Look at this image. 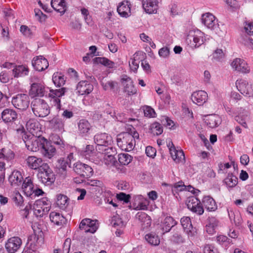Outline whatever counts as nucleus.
<instances>
[{
	"label": "nucleus",
	"instance_id": "nucleus-1",
	"mask_svg": "<svg viewBox=\"0 0 253 253\" xmlns=\"http://www.w3.org/2000/svg\"><path fill=\"white\" fill-rule=\"evenodd\" d=\"M31 108L34 115L38 117H45L50 113L49 107L43 99L36 98L31 102Z\"/></svg>",
	"mask_w": 253,
	"mask_h": 253
},
{
	"label": "nucleus",
	"instance_id": "nucleus-2",
	"mask_svg": "<svg viewBox=\"0 0 253 253\" xmlns=\"http://www.w3.org/2000/svg\"><path fill=\"white\" fill-rule=\"evenodd\" d=\"M117 145L123 151L129 152L132 150L135 145L134 141L130 133L123 132L117 135Z\"/></svg>",
	"mask_w": 253,
	"mask_h": 253
},
{
	"label": "nucleus",
	"instance_id": "nucleus-3",
	"mask_svg": "<svg viewBox=\"0 0 253 253\" xmlns=\"http://www.w3.org/2000/svg\"><path fill=\"white\" fill-rule=\"evenodd\" d=\"M204 33L197 29L190 30L187 35L186 41L188 44L191 46L199 47L202 45L204 41Z\"/></svg>",
	"mask_w": 253,
	"mask_h": 253
},
{
	"label": "nucleus",
	"instance_id": "nucleus-4",
	"mask_svg": "<svg viewBox=\"0 0 253 253\" xmlns=\"http://www.w3.org/2000/svg\"><path fill=\"white\" fill-rule=\"evenodd\" d=\"M38 177L42 183L48 185L53 183L55 179V175L47 164H44L40 169Z\"/></svg>",
	"mask_w": 253,
	"mask_h": 253
},
{
	"label": "nucleus",
	"instance_id": "nucleus-5",
	"mask_svg": "<svg viewBox=\"0 0 253 253\" xmlns=\"http://www.w3.org/2000/svg\"><path fill=\"white\" fill-rule=\"evenodd\" d=\"M66 88L62 87L58 89H50L48 94L50 102L57 110L61 109V101L60 98L65 94Z\"/></svg>",
	"mask_w": 253,
	"mask_h": 253
},
{
	"label": "nucleus",
	"instance_id": "nucleus-6",
	"mask_svg": "<svg viewBox=\"0 0 253 253\" xmlns=\"http://www.w3.org/2000/svg\"><path fill=\"white\" fill-rule=\"evenodd\" d=\"M94 140L98 146L108 147L107 148L104 149L105 153H110V152H108V151L113 150L112 147H109L112 143V138L110 135L106 133L96 134L94 136Z\"/></svg>",
	"mask_w": 253,
	"mask_h": 253
},
{
	"label": "nucleus",
	"instance_id": "nucleus-7",
	"mask_svg": "<svg viewBox=\"0 0 253 253\" xmlns=\"http://www.w3.org/2000/svg\"><path fill=\"white\" fill-rule=\"evenodd\" d=\"M12 103L18 109L25 110L29 107L30 98L27 94H18L12 98Z\"/></svg>",
	"mask_w": 253,
	"mask_h": 253
},
{
	"label": "nucleus",
	"instance_id": "nucleus-8",
	"mask_svg": "<svg viewBox=\"0 0 253 253\" xmlns=\"http://www.w3.org/2000/svg\"><path fill=\"white\" fill-rule=\"evenodd\" d=\"M44 138L40 136H33L30 139L28 138L24 141L26 146L29 150L32 152H37L41 149Z\"/></svg>",
	"mask_w": 253,
	"mask_h": 253
},
{
	"label": "nucleus",
	"instance_id": "nucleus-9",
	"mask_svg": "<svg viewBox=\"0 0 253 253\" xmlns=\"http://www.w3.org/2000/svg\"><path fill=\"white\" fill-rule=\"evenodd\" d=\"M231 66L234 70L242 74H247L251 72L250 67L247 62L240 58H235L231 63Z\"/></svg>",
	"mask_w": 253,
	"mask_h": 253
},
{
	"label": "nucleus",
	"instance_id": "nucleus-10",
	"mask_svg": "<svg viewBox=\"0 0 253 253\" xmlns=\"http://www.w3.org/2000/svg\"><path fill=\"white\" fill-rule=\"evenodd\" d=\"M187 208L198 215H202L204 211L200 201L194 196L189 197L186 201Z\"/></svg>",
	"mask_w": 253,
	"mask_h": 253
},
{
	"label": "nucleus",
	"instance_id": "nucleus-11",
	"mask_svg": "<svg viewBox=\"0 0 253 253\" xmlns=\"http://www.w3.org/2000/svg\"><path fill=\"white\" fill-rule=\"evenodd\" d=\"M74 170L84 178L90 177L93 174V169L90 166L81 162L74 164Z\"/></svg>",
	"mask_w": 253,
	"mask_h": 253
},
{
	"label": "nucleus",
	"instance_id": "nucleus-12",
	"mask_svg": "<svg viewBox=\"0 0 253 253\" xmlns=\"http://www.w3.org/2000/svg\"><path fill=\"white\" fill-rule=\"evenodd\" d=\"M236 86L243 95L253 96V86L247 81L243 79L238 80L236 82Z\"/></svg>",
	"mask_w": 253,
	"mask_h": 253
},
{
	"label": "nucleus",
	"instance_id": "nucleus-13",
	"mask_svg": "<svg viewBox=\"0 0 253 253\" xmlns=\"http://www.w3.org/2000/svg\"><path fill=\"white\" fill-rule=\"evenodd\" d=\"M22 240L18 237H12L5 243V247L8 253H15L22 245Z\"/></svg>",
	"mask_w": 253,
	"mask_h": 253
},
{
	"label": "nucleus",
	"instance_id": "nucleus-14",
	"mask_svg": "<svg viewBox=\"0 0 253 253\" xmlns=\"http://www.w3.org/2000/svg\"><path fill=\"white\" fill-rule=\"evenodd\" d=\"M26 128L33 136H41L42 135L41 125L35 119H30L26 123Z\"/></svg>",
	"mask_w": 253,
	"mask_h": 253
},
{
	"label": "nucleus",
	"instance_id": "nucleus-15",
	"mask_svg": "<svg viewBox=\"0 0 253 253\" xmlns=\"http://www.w3.org/2000/svg\"><path fill=\"white\" fill-rule=\"evenodd\" d=\"M96 222V220L85 218L81 222L79 228L81 230H84L85 232L94 233L98 228Z\"/></svg>",
	"mask_w": 253,
	"mask_h": 253
},
{
	"label": "nucleus",
	"instance_id": "nucleus-16",
	"mask_svg": "<svg viewBox=\"0 0 253 253\" xmlns=\"http://www.w3.org/2000/svg\"><path fill=\"white\" fill-rule=\"evenodd\" d=\"M121 81L124 86V91L128 95H132L136 93L137 90L130 78L125 75L121 79Z\"/></svg>",
	"mask_w": 253,
	"mask_h": 253
},
{
	"label": "nucleus",
	"instance_id": "nucleus-17",
	"mask_svg": "<svg viewBox=\"0 0 253 253\" xmlns=\"http://www.w3.org/2000/svg\"><path fill=\"white\" fill-rule=\"evenodd\" d=\"M180 222L184 231L189 237H193L196 234V230L192 225L191 219L189 217H183Z\"/></svg>",
	"mask_w": 253,
	"mask_h": 253
},
{
	"label": "nucleus",
	"instance_id": "nucleus-18",
	"mask_svg": "<svg viewBox=\"0 0 253 253\" xmlns=\"http://www.w3.org/2000/svg\"><path fill=\"white\" fill-rule=\"evenodd\" d=\"M93 89V85L87 81L80 82L76 87L77 92L80 95L88 94Z\"/></svg>",
	"mask_w": 253,
	"mask_h": 253
},
{
	"label": "nucleus",
	"instance_id": "nucleus-19",
	"mask_svg": "<svg viewBox=\"0 0 253 253\" xmlns=\"http://www.w3.org/2000/svg\"><path fill=\"white\" fill-rule=\"evenodd\" d=\"M32 65L38 71H42L48 67V62L46 59L42 56L34 57L32 60Z\"/></svg>",
	"mask_w": 253,
	"mask_h": 253
},
{
	"label": "nucleus",
	"instance_id": "nucleus-20",
	"mask_svg": "<svg viewBox=\"0 0 253 253\" xmlns=\"http://www.w3.org/2000/svg\"><path fill=\"white\" fill-rule=\"evenodd\" d=\"M79 133L82 136L89 135L92 130V126L89 122L85 119H81L78 123Z\"/></svg>",
	"mask_w": 253,
	"mask_h": 253
},
{
	"label": "nucleus",
	"instance_id": "nucleus-21",
	"mask_svg": "<svg viewBox=\"0 0 253 253\" xmlns=\"http://www.w3.org/2000/svg\"><path fill=\"white\" fill-rule=\"evenodd\" d=\"M95 154L96 152L94 150V146L91 145H86L84 150H82L80 153V155L83 157L96 164L98 162V161L95 160Z\"/></svg>",
	"mask_w": 253,
	"mask_h": 253
},
{
	"label": "nucleus",
	"instance_id": "nucleus-22",
	"mask_svg": "<svg viewBox=\"0 0 253 253\" xmlns=\"http://www.w3.org/2000/svg\"><path fill=\"white\" fill-rule=\"evenodd\" d=\"M26 164L30 169H39L47 163L43 162L42 159L35 156H29L26 160Z\"/></svg>",
	"mask_w": 253,
	"mask_h": 253
},
{
	"label": "nucleus",
	"instance_id": "nucleus-23",
	"mask_svg": "<svg viewBox=\"0 0 253 253\" xmlns=\"http://www.w3.org/2000/svg\"><path fill=\"white\" fill-rule=\"evenodd\" d=\"M44 86L42 83H33L31 85L29 94L31 97H42L44 95Z\"/></svg>",
	"mask_w": 253,
	"mask_h": 253
},
{
	"label": "nucleus",
	"instance_id": "nucleus-24",
	"mask_svg": "<svg viewBox=\"0 0 253 253\" xmlns=\"http://www.w3.org/2000/svg\"><path fill=\"white\" fill-rule=\"evenodd\" d=\"M202 22L206 27L210 29L213 30L214 28H216L215 17L210 13H206L202 15Z\"/></svg>",
	"mask_w": 253,
	"mask_h": 253
},
{
	"label": "nucleus",
	"instance_id": "nucleus-25",
	"mask_svg": "<svg viewBox=\"0 0 253 253\" xmlns=\"http://www.w3.org/2000/svg\"><path fill=\"white\" fill-rule=\"evenodd\" d=\"M208 99V94L206 92L199 90L193 92L191 95V99L193 103L201 105L205 103Z\"/></svg>",
	"mask_w": 253,
	"mask_h": 253
},
{
	"label": "nucleus",
	"instance_id": "nucleus-26",
	"mask_svg": "<svg viewBox=\"0 0 253 253\" xmlns=\"http://www.w3.org/2000/svg\"><path fill=\"white\" fill-rule=\"evenodd\" d=\"M55 148L51 145L50 142L44 139L41 151L42 155L48 158H50L55 154Z\"/></svg>",
	"mask_w": 253,
	"mask_h": 253
},
{
	"label": "nucleus",
	"instance_id": "nucleus-27",
	"mask_svg": "<svg viewBox=\"0 0 253 253\" xmlns=\"http://www.w3.org/2000/svg\"><path fill=\"white\" fill-rule=\"evenodd\" d=\"M17 116L16 112L12 109H5L1 113V119L5 123L14 122Z\"/></svg>",
	"mask_w": 253,
	"mask_h": 253
},
{
	"label": "nucleus",
	"instance_id": "nucleus-28",
	"mask_svg": "<svg viewBox=\"0 0 253 253\" xmlns=\"http://www.w3.org/2000/svg\"><path fill=\"white\" fill-rule=\"evenodd\" d=\"M49 217L51 221L57 226L61 227L66 223L67 219L66 218L58 212H51L50 213Z\"/></svg>",
	"mask_w": 253,
	"mask_h": 253
},
{
	"label": "nucleus",
	"instance_id": "nucleus-29",
	"mask_svg": "<svg viewBox=\"0 0 253 253\" xmlns=\"http://www.w3.org/2000/svg\"><path fill=\"white\" fill-rule=\"evenodd\" d=\"M136 218L141 223L142 227L144 229L148 228L151 225V219L145 212L140 211L136 215Z\"/></svg>",
	"mask_w": 253,
	"mask_h": 253
},
{
	"label": "nucleus",
	"instance_id": "nucleus-30",
	"mask_svg": "<svg viewBox=\"0 0 253 253\" xmlns=\"http://www.w3.org/2000/svg\"><path fill=\"white\" fill-rule=\"evenodd\" d=\"M23 180V177L20 171L14 170L9 175L8 181L12 186H18Z\"/></svg>",
	"mask_w": 253,
	"mask_h": 253
},
{
	"label": "nucleus",
	"instance_id": "nucleus-31",
	"mask_svg": "<svg viewBox=\"0 0 253 253\" xmlns=\"http://www.w3.org/2000/svg\"><path fill=\"white\" fill-rule=\"evenodd\" d=\"M219 225L218 220L214 217L208 219V223L206 226V231L209 234H213L216 232Z\"/></svg>",
	"mask_w": 253,
	"mask_h": 253
},
{
	"label": "nucleus",
	"instance_id": "nucleus-32",
	"mask_svg": "<svg viewBox=\"0 0 253 253\" xmlns=\"http://www.w3.org/2000/svg\"><path fill=\"white\" fill-rule=\"evenodd\" d=\"M22 189L27 196H30L34 193V185L30 177H26L23 181Z\"/></svg>",
	"mask_w": 253,
	"mask_h": 253
},
{
	"label": "nucleus",
	"instance_id": "nucleus-33",
	"mask_svg": "<svg viewBox=\"0 0 253 253\" xmlns=\"http://www.w3.org/2000/svg\"><path fill=\"white\" fill-rule=\"evenodd\" d=\"M117 11L119 15L124 17H127L130 15V7L128 1L122 2L118 6Z\"/></svg>",
	"mask_w": 253,
	"mask_h": 253
},
{
	"label": "nucleus",
	"instance_id": "nucleus-34",
	"mask_svg": "<svg viewBox=\"0 0 253 253\" xmlns=\"http://www.w3.org/2000/svg\"><path fill=\"white\" fill-rule=\"evenodd\" d=\"M157 0H143V7L147 13H155L157 9Z\"/></svg>",
	"mask_w": 253,
	"mask_h": 253
},
{
	"label": "nucleus",
	"instance_id": "nucleus-35",
	"mask_svg": "<svg viewBox=\"0 0 253 253\" xmlns=\"http://www.w3.org/2000/svg\"><path fill=\"white\" fill-rule=\"evenodd\" d=\"M50 127L60 132L64 131V123L62 119L54 117L49 122Z\"/></svg>",
	"mask_w": 253,
	"mask_h": 253
},
{
	"label": "nucleus",
	"instance_id": "nucleus-36",
	"mask_svg": "<svg viewBox=\"0 0 253 253\" xmlns=\"http://www.w3.org/2000/svg\"><path fill=\"white\" fill-rule=\"evenodd\" d=\"M202 203L205 208L209 211H214L217 209L215 201L210 196H205L203 198Z\"/></svg>",
	"mask_w": 253,
	"mask_h": 253
},
{
	"label": "nucleus",
	"instance_id": "nucleus-37",
	"mask_svg": "<svg viewBox=\"0 0 253 253\" xmlns=\"http://www.w3.org/2000/svg\"><path fill=\"white\" fill-rule=\"evenodd\" d=\"M51 5L56 11L64 14L66 10V5L64 0H51Z\"/></svg>",
	"mask_w": 253,
	"mask_h": 253
},
{
	"label": "nucleus",
	"instance_id": "nucleus-38",
	"mask_svg": "<svg viewBox=\"0 0 253 253\" xmlns=\"http://www.w3.org/2000/svg\"><path fill=\"white\" fill-rule=\"evenodd\" d=\"M221 119L216 115H209L206 119L205 123L211 128L217 127L221 123Z\"/></svg>",
	"mask_w": 253,
	"mask_h": 253
},
{
	"label": "nucleus",
	"instance_id": "nucleus-39",
	"mask_svg": "<svg viewBox=\"0 0 253 253\" xmlns=\"http://www.w3.org/2000/svg\"><path fill=\"white\" fill-rule=\"evenodd\" d=\"M170 154L173 160L176 163L184 160L185 156L182 150H177L175 148L170 149Z\"/></svg>",
	"mask_w": 253,
	"mask_h": 253
},
{
	"label": "nucleus",
	"instance_id": "nucleus-40",
	"mask_svg": "<svg viewBox=\"0 0 253 253\" xmlns=\"http://www.w3.org/2000/svg\"><path fill=\"white\" fill-rule=\"evenodd\" d=\"M176 224V222L172 217L167 216L163 222L162 230L164 232H168Z\"/></svg>",
	"mask_w": 253,
	"mask_h": 253
},
{
	"label": "nucleus",
	"instance_id": "nucleus-41",
	"mask_svg": "<svg viewBox=\"0 0 253 253\" xmlns=\"http://www.w3.org/2000/svg\"><path fill=\"white\" fill-rule=\"evenodd\" d=\"M228 212L230 220L234 222L236 225L238 226L241 223L242 217L238 211H233L230 210L228 211Z\"/></svg>",
	"mask_w": 253,
	"mask_h": 253
},
{
	"label": "nucleus",
	"instance_id": "nucleus-42",
	"mask_svg": "<svg viewBox=\"0 0 253 253\" xmlns=\"http://www.w3.org/2000/svg\"><path fill=\"white\" fill-rule=\"evenodd\" d=\"M56 204L60 209L66 210L68 205V197L63 194H59L57 196Z\"/></svg>",
	"mask_w": 253,
	"mask_h": 253
},
{
	"label": "nucleus",
	"instance_id": "nucleus-43",
	"mask_svg": "<svg viewBox=\"0 0 253 253\" xmlns=\"http://www.w3.org/2000/svg\"><path fill=\"white\" fill-rule=\"evenodd\" d=\"M141 54H143V52L140 51L136 52L134 55L133 57L130 59V61L129 62V65L132 70L134 72L137 71L138 68L139 67V58H137L138 56L141 55Z\"/></svg>",
	"mask_w": 253,
	"mask_h": 253
},
{
	"label": "nucleus",
	"instance_id": "nucleus-44",
	"mask_svg": "<svg viewBox=\"0 0 253 253\" xmlns=\"http://www.w3.org/2000/svg\"><path fill=\"white\" fill-rule=\"evenodd\" d=\"M10 197L13 202L18 206H21L24 203L23 196L17 190H14L11 193Z\"/></svg>",
	"mask_w": 253,
	"mask_h": 253
},
{
	"label": "nucleus",
	"instance_id": "nucleus-45",
	"mask_svg": "<svg viewBox=\"0 0 253 253\" xmlns=\"http://www.w3.org/2000/svg\"><path fill=\"white\" fill-rule=\"evenodd\" d=\"M94 64H100L109 68H113L114 63L105 57H97L93 59Z\"/></svg>",
	"mask_w": 253,
	"mask_h": 253
},
{
	"label": "nucleus",
	"instance_id": "nucleus-46",
	"mask_svg": "<svg viewBox=\"0 0 253 253\" xmlns=\"http://www.w3.org/2000/svg\"><path fill=\"white\" fill-rule=\"evenodd\" d=\"M111 224L115 228H122L125 226V222L118 214L113 215L111 219Z\"/></svg>",
	"mask_w": 253,
	"mask_h": 253
},
{
	"label": "nucleus",
	"instance_id": "nucleus-47",
	"mask_svg": "<svg viewBox=\"0 0 253 253\" xmlns=\"http://www.w3.org/2000/svg\"><path fill=\"white\" fill-rule=\"evenodd\" d=\"M145 239L151 245L158 246L160 244V239L155 233H151L146 234Z\"/></svg>",
	"mask_w": 253,
	"mask_h": 253
},
{
	"label": "nucleus",
	"instance_id": "nucleus-48",
	"mask_svg": "<svg viewBox=\"0 0 253 253\" xmlns=\"http://www.w3.org/2000/svg\"><path fill=\"white\" fill-rule=\"evenodd\" d=\"M225 184L230 188L234 187L238 183V178L232 173H228L224 179Z\"/></svg>",
	"mask_w": 253,
	"mask_h": 253
},
{
	"label": "nucleus",
	"instance_id": "nucleus-49",
	"mask_svg": "<svg viewBox=\"0 0 253 253\" xmlns=\"http://www.w3.org/2000/svg\"><path fill=\"white\" fill-rule=\"evenodd\" d=\"M52 81L54 84L58 87L63 85L65 83L64 77L61 73H54L52 76Z\"/></svg>",
	"mask_w": 253,
	"mask_h": 253
},
{
	"label": "nucleus",
	"instance_id": "nucleus-50",
	"mask_svg": "<svg viewBox=\"0 0 253 253\" xmlns=\"http://www.w3.org/2000/svg\"><path fill=\"white\" fill-rule=\"evenodd\" d=\"M14 77H19L25 76L28 74V69L23 66H18L13 69Z\"/></svg>",
	"mask_w": 253,
	"mask_h": 253
},
{
	"label": "nucleus",
	"instance_id": "nucleus-51",
	"mask_svg": "<svg viewBox=\"0 0 253 253\" xmlns=\"http://www.w3.org/2000/svg\"><path fill=\"white\" fill-rule=\"evenodd\" d=\"M35 203H36L37 206H38V207H45V208H43V210H42V211L44 212H48L50 209V201H48L46 198H42L39 200H37L35 202Z\"/></svg>",
	"mask_w": 253,
	"mask_h": 253
},
{
	"label": "nucleus",
	"instance_id": "nucleus-52",
	"mask_svg": "<svg viewBox=\"0 0 253 253\" xmlns=\"http://www.w3.org/2000/svg\"><path fill=\"white\" fill-rule=\"evenodd\" d=\"M14 157V153L10 150L5 148L0 149V159L9 161Z\"/></svg>",
	"mask_w": 253,
	"mask_h": 253
},
{
	"label": "nucleus",
	"instance_id": "nucleus-53",
	"mask_svg": "<svg viewBox=\"0 0 253 253\" xmlns=\"http://www.w3.org/2000/svg\"><path fill=\"white\" fill-rule=\"evenodd\" d=\"M101 84L105 90H114L118 86V83L116 82L111 80L107 82L102 81Z\"/></svg>",
	"mask_w": 253,
	"mask_h": 253
},
{
	"label": "nucleus",
	"instance_id": "nucleus-54",
	"mask_svg": "<svg viewBox=\"0 0 253 253\" xmlns=\"http://www.w3.org/2000/svg\"><path fill=\"white\" fill-rule=\"evenodd\" d=\"M132 157L128 154H120L119 155L118 160L122 165H127L132 161Z\"/></svg>",
	"mask_w": 253,
	"mask_h": 253
},
{
	"label": "nucleus",
	"instance_id": "nucleus-55",
	"mask_svg": "<svg viewBox=\"0 0 253 253\" xmlns=\"http://www.w3.org/2000/svg\"><path fill=\"white\" fill-rule=\"evenodd\" d=\"M81 12L84 17L85 22L88 25H91L92 23V19L91 16L89 15L88 10L84 7H83L81 9Z\"/></svg>",
	"mask_w": 253,
	"mask_h": 253
},
{
	"label": "nucleus",
	"instance_id": "nucleus-56",
	"mask_svg": "<svg viewBox=\"0 0 253 253\" xmlns=\"http://www.w3.org/2000/svg\"><path fill=\"white\" fill-rule=\"evenodd\" d=\"M244 30L247 34L253 36V22L246 21L244 23Z\"/></svg>",
	"mask_w": 253,
	"mask_h": 253
},
{
	"label": "nucleus",
	"instance_id": "nucleus-57",
	"mask_svg": "<svg viewBox=\"0 0 253 253\" xmlns=\"http://www.w3.org/2000/svg\"><path fill=\"white\" fill-rule=\"evenodd\" d=\"M59 163L60 164V167L59 168V171L62 174L65 175L66 174V169L67 166L70 167L71 163L65 159L60 160Z\"/></svg>",
	"mask_w": 253,
	"mask_h": 253
},
{
	"label": "nucleus",
	"instance_id": "nucleus-58",
	"mask_svg": "<svg viewBox=\"0 0 253 253\" xmlns=\"http://www.w3.org/2000/svg\"><path fill=\"white\" fill-rule=\"evenodd\" d=\"M104 196H105L104 201L106 203H108L112 205L114 207H117L118 206L117 204L113 202V198L114 196V195L112 194L110 191L105 192V194H104Z\"/></svg>",
	"mask_w": 253,
	"mask_h": 253
},
{
	"label": "nucleus",
	"instance_id": "nucleus-59",
	"mask_svg": "<svg viewBox=\"0 0 253 253\" xmlns=\"http://www.w3.org/2000/svg\"><path fill=\"white\" fill-rule=\"evenodd\" d=\"M143 112L145 116L148 118L155 117L156 113L154 110L149 106H145L143 107Z\"/></svg>",
	"mask_w": 253,
	"mask_h": 253
},
{
	"label": "nucleus",
	"instance_id": "nucleus-60",
	"mask_svg": "<svg viewBox=\"0 0 253 253\" xmlns=\"http://www.w3.org/2000/svg\"><path fill=\"white\" fill-rule=\"evenodd\" d=\"M151 129L154 134L157 135H160L163 131V127L158 123H154L152 124Z\"/></svg>",
	"mask_w": 253,
	"mask_h": 253
},
{
	"label": "nucleus",
	"instance_id": "nucleus-61",
	"mask_svg": "<svg viewBox=\"0 0 253 253\" xmlns=\"http://www.w3.org/2000/svg\"><path fill=\"white\" fill-rule=\"evenodd\" d=\"M116 198L120 201H123L126 203H128L130 201L131 196L129 194H126L123 192H120L117 194Z\"/></svg>",
	"mask_w": 253,
	"mask_h": 253
},
{
	"label": "nucleus",
	"instance_id": "nucleus-62",
	"mask_svg": "<svg viewBox=\"0 0 253 253\" xmlns=\"http://www.w3.org/2000/svg\"><path fill=\"white\" fill-rule=\"evenodd\" d=\"M104 159V163L106 165H113L116 161L115 158L112 154L105 155Z\"/></svg>",
	"mask_w": 253,
	"mask_h": 253
},
{
	"label": "nucleus",
	"instance_id": "nucleus-63",
	"mask_svg": "<svg viewBox=\"0 0 253 253\" xmlns=\"http://www.w3.org/2000/svg\"><path fill=\"white\" fill-rule=\"evenodd\" d=\"M50 141L56 145L62 146V145L64 144L63 140L58 135L52 134L51 136H50Z\"/></svg>",
	"mask_w": 253,
	"mask_h": 253
},
{
	"label": "nucleus",
	"instance_id": "nucleus-64",
	"mask_svg": "<svg viewBox=\"0 0 253 253\" xmlns=\"http://www.w3.org/2000/svg\"><path fill=\"white\" fill-rule=\"evenodd\" d=\"M204 253H218V250L211 245H206L203 249Z\"/></svg>",
	"mask_w": 253,
	"mask_h": 253
}]
</instances>
